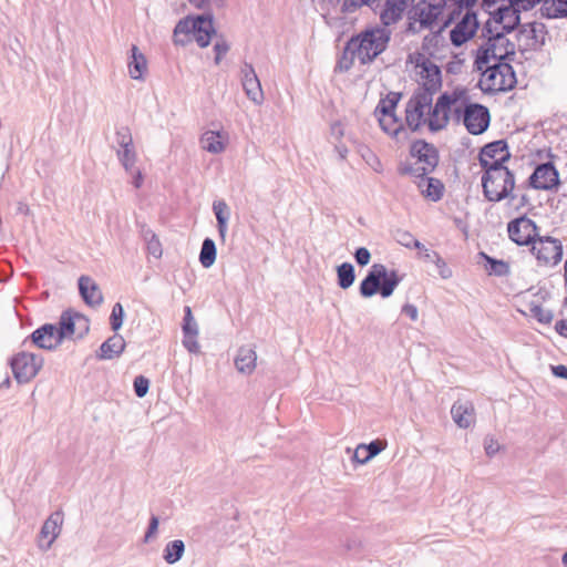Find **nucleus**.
<instances>
[{
    "label": "nucleus",
    "mask_w": 567,
    "mask_h": 567,
    "mask_svg": "<svg viewBox=\"0 0 567 567\" xmlns=\"http://www.w3.org/2000/svg\"><path fill=\"white\" fill-rule=\"evenodd\" d=\"M391 35V30L384 27H367L347 41V50L357 54L362 65H367L388 49Z\"/></svg>",
    "instance_id": "1"
},
{
    "label": "nucleus",
    "mask_w": 567,
    "mask_h": 567,
    "mask_svg": "<svg viewBox=\"0 0 567 567\" xmlns=\"http://www.w3.org/2000/svg\"><path fill=\"white\" fill-rule=\"evenodd\" d=\"M508 156L499 157L493 161V164L483 169L482 187L484 197L488 202L498 203L506 198L515 199L517 196L513 193L515 188V175L505 166Z\"/></svg>",
    "instance_id": "2"
},
{
    "label": "nucleus",
    "mask_w": 567,
    "mask_h": 567,
    "mask_svg": "<svg viewBox=\"0 0 567 567\" xmlns=\"http://www.w3.org/2000/svg\"><path fill=\"white\" fill-rule=\"evenodd\" d=\"M401 281L402 277L396 270L389 271L384 265L373 264L360 282L359 292L363 298H371L377 293L382 298H389Z\"/></svg>",
    "instance_id": "3"
},
{
    "label": "nucleus",
    "mask_w": 567,
    "mask_h": 567,
    "mask_svg": "<svg viewBox=\"0 0 567 567\" xmlns=\"http://www.w3.org/2000/svg\"><path fill=\"white\" fill-rule=\"evenodd\" d=\"M202 11L200 14H190L179 19V33L192 34L198 47L206 48L213 35L216 34V29L213 10Z\"/></svg>",
    "instance_id": "4"
},
{
    "label": "nucleus",
    "mask_w": 567,
    "mask_h": 567,
    "mask_svg": "<svg viewBox=\"0 0 567 567\" xmlns=\"http://www.w3.org/2000/svg\"><path fill=\"white\" fill-rule=\"evenodd\" d=\"M54 324L59 340H61L62 343L65 340H81L90 331L89 318L72 308L63 310L58 322Z\"/></svg>",
    "instance_id": "5"
},
{
    "label": "nucleus",
    "mask_w": 567,
    "mask_h": 567,
    "mask_svg": "<svg viewBox=\"0 0 567 567\" xmlns=\"http://www.w3.org/2000/svg\"><path fill=\"white\" fill-rule=\"evenodd\" d=\"M43 358L39 354L21 351L11 357L9 364L18 383L30 382L43 367Z\"/></svg>",
    "instance_id": "6"
},
{
    "label": "nucleus",
    "mask_w": 567,
    "mask_h": 567,
    "mask_svg": "<svg viewBox=\"0 0 567 567\" xmlns=\"http://www.w3.org/2000/svg\"><path fill=\"white\" fill-rule=\"evenodd\" d=\"M530 245L539 266H555L563 258V245L556 238L537 236Z\"/></svg>",
    "instance_id": "7"
},
{
    "label": "nucleus",
    "mask_w": 567,
    "mask_h": 567,
    "mask_svg": "<svg viewBox=\"0 0 567 567\" xmlns=\"http://www.w3.org/2000/svg\"><path fill=\"white\" fill-rule=\"evenodd\" d=\"M547 28L543 22H528L520 25L516 39L518 50L525 52L528 50L538 51L546 42Z\"/></svg>",
    "instance_id": "8"
},
{
    "label": "nucleus",
    "mask_w": 567,
    "mask_h": 567,
    "mask_svg": "<svg viewBox=\"0 0 567 567\" xmlns=\"http://www.w3.org/2000/svg\"><path fill=\"white\" fill-rule=\"evenodd\" d=\"M559 185V172L550 161L537 164L527 179V186L537 190H553Z\"/></svg>",
    "instance_id": "9"
},
{
    "label": "nucleus",
    "mask_w": 567,
    "mask_h": 567,
    "mask_svg": "<svg viewBox=\"0 0 567 567\" xmlns=\"http://www.w3.org/2000/svg\"><path fill=\"white\" fill-rule=\"evenodd\" d=\"M417 66L421 68V75L423 79L422 84L414 91V94L431 97L442 87V72L441 69L431 62L429 59H422V62H417Z\"/></svg>",
    "instance_id": "10"
},
{
    "label": "nucleus",
    "mask_w": 567,
    "mask_h": 567,
    "mask_svg": "<svg viewBox=\"0 0 567 567\" xmlns=\"http://www.w3.org/2000/svg\"><path fill=\"white\" fill-rule=\"evenodd\" d=\"M506 34L507 32L499 31L498 27L493 25L491 20H487L482 28V37L496 44L497 61H512L516 53L515 43L509 41Z\"/></svg>",
    "instance_id": "11"
},
{
    "label": "nucleus",
    "mask_w": 567,
    "mask_h": 567,
    "mask_svg": "<svg viewBox=\"0 0 567 567\" xmlns=\"http://www.w3.org/2000/svg\"><path fill=\"white\" fill-rule=\"evenodd\" d=\"M447 2V0H421L410 11L414 14L415 20H419L421 27L432 30L443 10L449 9L450 3Z\"/></svg>",
    "instance_id": "12"
},
{
    "label": "nucleus",
    "mask_w": 567,
    "mask_h": 567,
    "mask_svg": "<svg viewBox=\"0 0 567 567\" xmlns=\"http://www.w3.org/2000/svg\"><path fill=\"white\" fill-rule=\"evenodd\" d=\"M524 11L523 9L516 7L512 0H508V3L501 4L496 8L492 13L488 20L492 21V24H501L499 31H504L507 33L513 32L516 29H519L520 23V13Z\"/></svg>",
    "instance_id": "13"
},
{
    "label": "nucleus",
    "mask_w": 567,
    "mask_h": 567,
    "mask_svg": "<svg viewBox=\"0 0 567 567\" xmlns=\"http://www.w3.org/2000/svg\"><path fill=\"white\" fill-rule=\"evenodd\" d=\"M491 114L486 106L478 103L465 105L464 126L472 135L483 134L489 126Z\"/></svg>",
    "instance_id": "14"
},
{
    "label": "nucleus",
    "mask_w": 567,
    "mask_h": 567,
    "mask_svg": "<svg viewBox=\"0 0 567 567\" xmlns=\"http://www.w3.org/2000/svg\"><path fill=\"white\" fill-rule=\"evenodd\" d=\"M507 233L511 240L519 246H528L538 236L537 225L526 216L517 217L507 225Z\"/></svg>",
    "instance_id": "15"
},
{
    "label": "nucleus",
    "mask_w": 567,
    "mask_h": 567,
    "mask_svg": "<svg viewBox=\"0 0 567 567\" xmlns=\"http://www.w3.org/2000/svg\"><path fill=\"white\" fill-rule=\"evenodd\" d=\"M412 94L405 109V122L412 132H416L425 124V110L432 105L431 97Z\"/></svg>",
    "instance_id": "16"
},
{
    "label": "nucleus",
    "mask_w": 567,
    "mask_h": 567,
    "mask_svg": "<svg viewBox=\"0 0 567 567\" xmlns=\"http://www.w3.org/2000/svg\"><path fill=\"white\" fill-rule=\"evenodd\" d=\"M410 154L430 173H432L439 164V152L436 147L424 140L414 141L411 145Z\"/></svg>",
    "instance_id": "17"
},
{
    "label": "nucleus",
    "mask_w": 567,
    "mask_h": 567,
    "mask_svg": "<svg viewBox=\"0 0 567 567\" xmlns=\"http://www.w3.org/2000/svg\"><path fill=\"white\" fill-rule=\"evenodd\" d=\"M240 73L246 96L255 104L260 105L264 102V92L252 64L244 62Z\"/></svg>",
    "instance_id": "18"
},
{
    "label": "nucleus",
    "mask_w": 567,
    "mask_h": 567,
    "mask_svg": "<svg viewBox=\"0 0 567 567\" xmlns=\"http://www.w3.org/2000/svg\"><path fill=\"white\" fill-rule=\"evenodd\" d=\"M28 339H30L37 348L48 351H54L62 344V341L59 340L55 324L53 323H43L38 327L31 332Z\"/></svg>",
    "instance_id": "19"
},
{
    "label": "nucleus",
    "mask_w": 567,
    "mask_h": 567,
    "mask_svg": "<svg viewBox=\"0 0 567 567\" xmlns=\"http://www.w3.org/2000/svg\"><path fill=\"white\" fill-rule=\"evenodd\" d=\"M183 331V346L184 348L194 354L199 352L198 338V323L193 317L192 309L189 306L184 307V317L182 323Z\"/></svg>",
    "instance_id": "20"
},
{
    "label": "nucleus",
    "mask_w": 567,
    "mask_h": 567,
    "mask_svg": "<svg viewBox=\"0 0 567 567\" xmlns=\"http://www.w3.org/2000/svg\"><path fill=\"white\" fill-rule=\"evenodd\" d=\"M79 293L83 302L89 307H99L103 302V295L99 285L86 275L78 279Z\"/></svg>",
    "instance_id": "21"
},
{
    "label": "nucleus",
    "mask_w": 567,
    "mask_h": 567,
    "mask_svg": "<svg viewBox=\"0 0 567 567\" xmlns=\"http://www.w3.org/2000/svg\"><path fill=\"white\" fill-rule=\"evenodd\" d=\"M511 158L508 144L505 140H497L484 145L478 155V162L482 168H486L493 164V161H498L499 157Z\"/></svg>",
    "instance_id": "22"
},
{
    "label": "nucleus",
    "mask_w": 567,
    "mask_h": 567,
    "mask_svg": "<svg viewBox=\"0 0 567 567\" xmlns=\"http://www.w3.org/2000/svg\"><path fill=\"white\" fill-rule=\"evenodd\" d=\"M409 0H385L380 11L381 25L389 29L390 25L399 22L408 7Z\"/></svg>",
    "instance_id": "23"
},
{
    "label": "nucleus",
    "mask_w": 567,
    "mask_h": 567,
    "mask_svg": "<svg viewBox=\"0 0 567 567\" xmlns=\"http://www.w3.org/2000/svg\"><path fill=\"white\" fill-rule=\"evenodd\" d=\"M126 342L124 338L118 334L117 332H114L113 336L107 338L99 348V351L96 352V357L100 360H112L116 357H120V354L125 350Z\"/></svg>",
    "instance_id": "24"
},
{
    "label": "nucleus",
    "mask_w": 567,
    "mask_h": 567,
    "mask_svg": "<svg viewBox=\"0 0 567 567\" xmlns=\"http://www.w3.org/2000/svg\"><path fill=\"white\" fill-rule=\"evenodd\" d=\"M63 523V512L62 511H55L53 512L43 523L40 536L42 538H49L45 548H49L52 543L59 536Z\"/></svg>",
    "instance_id": "25"
},
{
    "label": "nucleus",
    "mask_w": 567,
    "mask_h": 567,
    "mask_svg": "<svg viewBox=\"0 0 567 567\" xmlns=\"http://www.w3.org/2000/svg\"><path fill=\"white\" fill-rule=\"evenodd\" d=\"M379 124L384 133L395 138L399 143L405 142L409 137L406 128L396 115L380 116Z\"/></svg>",
    "instance_id": "26"
},
{
    "label": "nucleus",
    "mask_w": 567,
    "mask_h": 567,
    "mask_svg": "<svg viewBox=\"0 0 567 567\" xmlns=\"http://www.w3.org/2000/svg\"><path fill=\"white\" fill-rule=\"evenodd\" d=\"M128 74L134 80H142L147 70V60L136 44H132L128 56Z\"/></svg>",
    "instance_id": "27"
},
{
    "label": "nucleus",
    "mask_w": 567,
    "mask_h": 567,
    "mask_svg": "<svg viewBox=\"0 0 567 567\" xmlns=\"http://www.w3.org/2000/svg\"><path fill=\"white\" fill-rule=\"evenodd\" d=\"M511 61H498L496 70H498V90L499 92H507L513 90L517 84L516 73Z\"/></svg>",
    "instance_id": "28"
},
{
    "label": "nucleus",
    "mask_w": 567,
    "mask_h": 567,
    "mask_svg": "<svg viewBox=\"0 0 567 567\" xmlns=\"http://www.w3.org/2000/svg\"><path fill=\"white\" fill-rule=\"evenodd\" d=\"M416 185L422 195L432 202H439L443 197L444 184L437 178L427 177L426 175L424 178L416 181Z\"/></svg>",
    "instance_id": "29"
},
{
    "label": "nucleus",
    "mask_w": 567,
    "mask_h": 567,
    "mask_svg": "<svg viewBox=\"0 0 567 567\" xmlns=\"http://www.w3.org/2000/svg\"><path fill=\"white\" fill-rule=\"evenodd\" d=\"M451 414L454 422L462 429H467L474 422V409L472 404L456 402L452 405Z\"/></svg>",
    "instance_id": "30"
},
{
    "label": "nucleus",
    "mask_w": 567,
    "mask_h": 567,
    "mask_svg": "<svg viewBox=\"0 0 567 567\" xmlns=\"http://www.w3.org/2000/svg\"><path fill=\"white\" fill-rule=\"evenodd\" d=\"M213 212L217 220L218 234L224 241L228 230V220L230 218V208L224 199H216L213 203Z\"/></svg>",
    "instance_id": "31"
},
{
    "label": "nucleus",
    "mask_w": 567,
    "mask_h": 567,
    "mask_svg": "<svg viewBox=\"0 0 567 567\" xmlns=\"http://www.w3.org/2000/svg\"><path fill=\"white\" fill-rule=\"evenodd\" d=\"M256 360L255 350L241 347L235 358V367L239 372L250 374L256 368Z\"/></svg>",
    "instance_id": "32"
},
{
    "label": "nucleus",
    "mask_w": 567,
    "mask_h": 567,
    "mask_svg": "<svg viewBox=\"0 0 567 567\" xmlns=\"http://www.w3.org/2000/svg\"><path fill=\"white\" fill-rule=\"evenodd\" d=\"M385 445L379 440L372 441L369 444H360L353 453V460L360 464L369 462L384 450Z\"/></svg>",
    "instance_id": "33"
},
{
    "label": "nucleus",
    "mask_w": 567,
    "mask_h": 567,
    "mask_svg": "<svg viewBox=\"0 0 567 567\" xmlns=\"http://www.w3.org/2000/svg\"><path fill=\"white\" fill-rule=\"evenodd\" d=\"M539 12L540 16L546 19L567 18V0L545 1Z\"/></svg>",
    "instance_id": "34"
},
{
    "label": "nucleus",
    "mask_w": 567,
    "mask_h": 567,
    "mask_svg": "<svg viewBox=\"0 0 567 567\" xmlns=\"http://www.w3.org/2000/svg\"><path fill=\"white\" fill-rule=\"evenodd\" d=\"M482 72V79L478 82V87L484 92L488 94H495L499 92L498 90V75L496 70V64L492 66H486L483 69Z\"/></svg>",
    "instance_id": "35"
},
{
    "label": "nucleus",
    "mask_w": 567,
    "mask_h": 567,
    "mask_svg": "<svg viewBox=\"0 0 567 567\" xmlns=\"http://www.w3.org/2000/svg\"><path fill=\"white\" fill-rule=\"evenodd\" d=\"M495 45V43H492V41L486 39V42L476 50L474 66L477 71H483L484 66L487 65L491 59L497 60Z\"/></svg>",
    "instance_id": "36"
},
{
    "label": "nucleus",
    "mask_w": 567,
    "mask_h": 567,
    "mask_svg": "<svg viewBox=\"0 0 567 567\" xmlns=\"http://www.w3.org/2000/svg\"><path fill=\"white\" fill-rule=\"evenodd\" d=\"M355 280L354 266L351 262H342L337 266V284L341 289L350 288Z\"/></svg>",
    "instance_id": "37"
},
{
    "label": "nucleus",
    "mask_w": 567,
    "mask_h": 567,
    "mask_svg": "<svg viewBox=\"0 0 567 567\" xmlns=\"http://www.w3.org/2000/svg\"><path fill=\"white\" fill-rule=\"evenodd\" d=\"M216 256H217V248H216L215 241L212 238L206 237L203 240L202 247H200V252H199L200 265L204 268H210L216 261Z\"/></svg>",
    "instance_id": "38"
},
{
    "label": "nucleus",
    "mask_w": 567,
    "mask_h": 567,
    "mask_svg": "<svg viewBox=\"0 0 567 567\" xmlns=\"http://www.w3.org/2000/svg\"><path fill=\"white\" fill-rule=\"evenodd\" d=\"M400 99L401 93L389 92L384 97H382L379 101L375 107V113H380L381 116L395 115V109Z\"/></svg>",
    "instance_id": "39"
},
{
    "label": "nucleus",
    "mask_w": 567,
    "mask_h": 567,
    "mask_svg": "<svg viewBox=\"0 0 567 567\" xmlns=\"http://www.w3.org/2000/svg\"><path fill=\"white\" fill-rule=\"evenodd\" d=\"M480 255L486 261V270L488 275L497 277H505L509 275L511 269L506 261L491 257L485 252H480Z\"/></svg>",
    "instance_id": "40"
},
{
    "label": "nucleus",
    "mask_w": 567,
    "mask_h": 567,
    "mask_svg": "<svg viewBox=\"0 0 567 567\" xmlns=\"http://www.w3.org/2000/svg\"><path fill=\"white\" fill-rule=\"evenodd\" d=\"M202 145L203 148L209 153L218 154L221 153L225 150V144L223 142L221 135L219 132L209 131L206 132L202 136Z\"/></svg>",
    "instance_id": "41"
},
{
    "label": "nucleus",
    "mask_w": 567,
    "mask_h": 567,
    "mask_svg": "<svg viewBox=\"0 0 567 567\" xmlns=\"http://www.w3.org/2000/svg\"><path fill=\"white\" fill-rule=\"evenodd\" d=\"M427 109H429V118L426 120L425 123H427L429 130L431 132H439L441 130H444L450 122L449 115L443 114L440 116L441 113L435 112V106H432V105Z\"/></svg>",
    "instance_id": "42"
},
{
    "label": "nucleus",
    "mask_w": 567,
    "mask_h": 567,
    "mask_svg": "<svg viewBox=\"0 0 567 567\" xmlns=\"http://www.w3.org/2000/svg\"><path fill=\"white\" fill-rule=\"evenodd\" d=\"M116 155L125 172H132L136 163L134 144H132V146L120 147L116 151Z\"/></svg>",
    "instance_id": "43"
},
{
    "label": "nucleus",
    "mask_w": 567,
    "mask_h": 567,
    "mask_svg": "<svg viewBox=\"0 0 567 567\" xmlns=\"http://www.w3.org/2000/svg\"><path fill=\"white\" fill-rule=\"evenodd\" d=\"M399 173L401 175H409V176L413 177L415 184H416V181H420L421 178H424L427 174H430V172H427L417 162L401 164L399 167Z\"/></svg>",
    "instance_id": "44"
},
{
    "label": "nucleus",
    "mask_w": 567,
    "mask_h": 567,
    "mask_svg": "<svg viewBox=\"0 0 567 567\" xmlns=\"http://www.w3.org/2000/svg\"><path fill=\"white\" fill-rule=\"evenodd\" d=\"M466 12L462 17V19L455 24L456 27L463 29L464 31L470 32L474 29V34L476 33L480 22L477 20V14L473 9H465Z\"/></svg>",
    "instance_id": "45"
},
{
    "label": "nucleus",
    "mask_w": 567,
    "mask_h": 567,
    "mask_svg": "<svg viewBox=\"0 0 567 567\" xmlns=\"http://www.w3.org/2000/svg\"><path fill=\"white\" fill-rule=\"evenodd\" d=\"M125 311L121 302L114 303L110 316V327L113 332H117L124 322Z\"/></svg>",
    "instance_id": "46"
},
{
    "label": "nucleus",
    "mask_w": 567,
    "mask_h": 567,
    "mask_svg": "<svg viewBox=\"0 0 567 567\" xmlns=\"http://www.w3.org/2000/svg\"><path fill=\"white\" fill-rule=\"evenodd\" d=\"M456 103V99H452V96L449 95V92L442 93L435 104V112H440L442 115H449L451 116L452 106Z\"/></svg>",
    "instance_id": "47"
},
{
    "label": "nucleus",
    "mask_w": 567,
    "mask_h": 567,
    "mask_svg": "<svg viewBox=\"0 0 567 567\" xmlns=\"http://www.w3.org/2000/svg\"><path fill=\"white\" fill-rule=\"evenodd\" d=\"M473 37H474V29H472L470 32H467V31H464L463 29L455 25L450 31V39L454 47L463 45L468 40H471Z\"/></svg>",
    "instance_id": "48"
},
{
    "label": "nucleus",
    "mask_w": 567,
    "mask_h": 567,
    "mask_svg": "<svg viewBox=\"0 0 567 567\" xmlns=\"http://www.w3.org/2000/svg\"><path fill=\"white\" fill-rule=\"evenodd\" d=\"M144 239L146 241V247L148 254L158 258L162 256V246L156 235L152 230H146L143 233Z\"/></svg>",
    "instance_id": "49"
},
{
    "label": "nucleus",
    "mask_w": 567,
    "mask_h": 567,
    "mask_svg": "<svg viewBox=\"0 0 567 567\" xmlns=\"http://www.w3.org/2000/svg\"><path fill=\"white\" fill-rule=\"evenodd\" d=\"M151 381L143 374H138L134 378L133 390L137 398H144L150 390Z\"/></svg>",
    "instance_id": "50"
},
{
    "label": "nucleus",
    "mask_w": 567,
    "mask_h": 567,
    "mask_svg": "<svg viewBox=\"0 0 567 567\" xmlns=\"http://www.w3.org/2000/svg\"><path fill=\"white\" fill-rule=\"evenodd\" d=\"M529 310L533 317L540 323H550L554 318L553 312L544 309L540 305L532 303Z\"/></svg>",
    "instance_id": "51"
},
{
    "label": "nucleus",
    "mask_w": 567,
    "mask_h": 567,
    "mask_svg": "<svg viewBox=\"0 0 567 567\" xmlns=\"http://www.w3.org/2000/svg\"><path fill=\"white\" fill-rule=\"evenodd\" d=\"M115 142L118 147L132 146L133 137L128 126H120L115 132Z\"/></svg>",
    "instance_id": "52"
},
{
    "label": "nucleus",
    "mask_w": 567,
    "mask_h": 567,
    "mask_svg": "<svg viewBox=\"0 0 567 567\" xmlns=\"http://www.w3.org/2000/svg\"><path fill=\"white\" fill-rule=\"evenodd\" d=\"M355 58H357V54H352L350 50L348 51L347 44H346L342 56L338 61L337 68L341 72H346V71L350 70L354 63Z\"/></svg>",
    "instance_id": "53"
},
{
    "label": "nucleus",
    "mask_w": 567,
    "mask_h": 567,
    "mask_svg": "<svg viewBox=\"0 0 567 567\" xmlns=\"http://www.w3.org/2000/svg\"><path fill=\"white\" fill-rule=\"evenodd\" d=\"M197 10H213V6L223 7L224 0H187Z\"/></svg>",
    "instance_id": "54"
},
{
    "label": "nucleus",
    "mask_w": 567,
    "mask_h": 567,
    "mask_svg": "<svg viewBox=\"0 0 567 567\" xmlns=\"http://www.w3.org/2000/svg\"><path fill=\"white\" fill-rule=\"evenodd\" d=\"M164 559L168 564L177 563V539L168 542L164 550Z\"/></svg>",
    "instance_id": "55"
},
{
    "label": "nucleus",
    "mask_w": 567,
    "mask_h": 567,
    "mask_svg": "<svg viewBox=\"0 0 567 567\" xmlns=\"http://www.w3.org/2000/svg\"><path fill=\"white\" fill-rule=\"evenodd\" d=\"M355 262L363 267L367 266L371 260V252L365 247H359L353 254Z\"/></svg>",
    "instance_id": "56"
},
{
    "label": "nucleus",
    "mask_w": 567,
    "mask_h": 567,
    "mask_svg": "<svg viewBox=\"0 0 567 567\" xmlns=\"http://www.w3.org/2000/svg\"><path fill=\"white\" fill-rule=\"evenodd\" d=\"M413 238L414 236L408 230L398 229L394 233V239L396 240V243L409 249H411V243Z\"/></svg>",
    "instance_id": "57"
},
{
    "label": "nucleus",
    "mask_w": 567,
    "mask_h": 567,
    "mask_svg": "<svg viewBox=\"0 0 567 567\" xmlns=\"http://www.w3.org/2000/svg\"><path fill=\"white\" fill-rule=\"evenodd\" d=\"M425 30L421 24L419 23V20H415L414 14L411 13V11L408 12V23L405 27V33L406 34H417L421 31Z\"/></svg>",
    "instance_id": "58"
},
{
    "label": "nucleus",
    "mask_w": 567,
    "mask_h": 567,
    "mask_svg": "<svg viewBox=\"0 0 567 567\" xmlns=\"http://www.w3.org/2000/svg\"><path fill=\"white\" fill-rule=\"evenodd\" d=\"M229 50V44L225 40L217 41L214 44L215 63L219 64L221 59L226 55Z\"/></svg>",
    "instance_id": "59"
},
{
    "label": "nucleus",
    "mask_w": 567,
    "mask_h": 567,
    "mask_svg": "<svg viewBox=\"0 0 567 567\" xmlns=\"http://www.w3.org/2000/svg\"><path fill=\"white\" fill-rule=\"evenodd\" d=\"M158 524H159L158 516L153 514L150 518L148 526H147L146 533L144 535V543L150 542V539L156 535V533L158 530Z\"/></svg>",
    "instance_id": "60"
},
{
    "label": "nucleus",
    "mask_w": 567,
    "mask_h": 567,
    "mask_svg": "<svg viewBox=\"0 0 567 567\" xmlns=\"http://www.w3.org/2000/svg\"><path fill=\"white\" fill-rule=\"evenodd\" d=\"M363 6H367L363 0H343L341 11L344 13H352Z\"/></svg>",
    "instance_id": "61"
},
{
    "label": "nucleus",
    "mask_w": 567,
    "mask_h": 567,
    "mask_svg": "<svg viewBox=\"0 0 567 567\" xmlns=\"http://www.w3.org/2000/svg\"><path fill=\"white\" fill-rule=\"evenodd\" d=\"M423 258L426 260V261H431V262H434V264H442L443 266H445V261L444 259L440 256L439 252L434 251V250H430V249H424L423 251Z\"/></svg>",
    "instance_id": "62"
},
{
    "label": "nucleus",
    "mask_w": 567,
    "mask_h": 567,
    "mask_svg": "<svg viewBox=\"0 0 567 567\" xmlns=\"http://www.w3.org/2000/svg\"><path fill=\"white\" fill-rule=\"evenodd\" d=\"M401 312L403 315L408 316L412 321H416L419 318V310H417L416 306H414L412 303H405L402 307Z\"/></svg>",
    "instance_id": "63"
},
{
    "label": "nucleus",
    "mask_w": 567,
    "mask_h": 567,
    "mask_svg": "<svg viewBox=\"0 0 567 567\" xmlns=\"http://www.w3.org/2000/svg\"><path fill=\"white\" fill-rule=\"evenodd\" d=\"M463 60L461 59H456V60H453V61H450L447 64H446V72L450 73V74H458L462 72V68H463Z\"/></svg>",
    "instance_id": "64"
}]
</instances>
